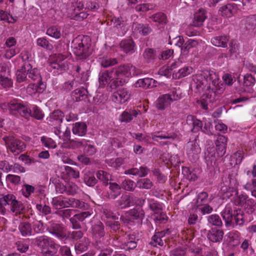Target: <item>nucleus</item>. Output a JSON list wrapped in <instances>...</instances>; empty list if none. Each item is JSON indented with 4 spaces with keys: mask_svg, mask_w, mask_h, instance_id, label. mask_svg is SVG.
Here are the masks:
<instances>
[{
    "mask_svg": "<svg viewBox=\"0 0 256 256\" xmlns=\"http://www.w3.org/2000/svg\"><path fill=\"white\" fill-rule=\"evenodd\" d=\"M194 81L198 92H203L200 103L204 110L208 109V103L212 102L216 94L222 92L224 89L220 82L218 75L212 70H204L198 73Z\"/></svg>",
    "mask_w": 256,
    "mask_h": 256,
    "instance_id": "nucleus-1",
    "label": "nucleus"
},
{
    "mask_svg": "<svg viewBox=\"0 0 256 256\" xmlns=\"http://www.w3.org/2000/svg\"><path fill=\"white\" fill-rule=\"evenodd\" d=\"M114 70L118 86L122 85L126 82V78L136 76L140 73L138 69L130 64L120 66Z\"/></svg>",
    "mask_w": 256,
    "mask_h": 256,
    "instance_id": "nucleus-2",
    "label": "nucleus"
},
{
    "mask_svg": "<svg viewBox=\"0 0 256 256\" xmlns=\"http://www.w3.org/2000/svg\"><path fill=\"white\" fill-rule=\"evenodd\" d=\"M38 245L40 248L41 252L44 256H52L56 253L60 247L50 238L46 236H40L36 238Z\"/></svg>",
    "mask_w": 256,
    "mask_h": 256,
    "instance_id": "nucleus-3",
    "label": "nucleus"
},
{
    "mask_svg": "<svg viewBox=\"0 0 256 256\" xmlns=\"http://www.w3.org/2000/svg\"><path fill=\"white\" fill-rule=\"evenodd\" d=\"M220 191L224 194V198H229L234 194L235 196L232 199V205L234 204L236 206H242L245 208L248 199L246 195L244 194H238V191L236 188L228 187L225 184L221 186Z\"/></svg>",
    "mask_w": 256,
    "mask_h": 256,
    "instance_id": "nucleus-4",
    "label": "nucleus"
},
{
    "mask_svg": "<svg viewBox=\"0 0 256 256\" xmlns=\"http://www.w3.org/2000/svg\"><path fill=\"white\" fill-rule=\"evenodd\" d=\"M132 136L138 142H142L144 144H148L150 142V140L151 138L155 141H158L157 138L160 139L174 140L176 138V135L174 134H168L158 132L151 134L150 136L146 134H134Z\"/></svg>",
    "mask_w": 256,
    "mask_h": 256,
    "instance_id": "nucleus-5",
    "label": "nucleus"
},
{
    "mask_svg": "<svg viewBox=\"0 0 256 256\" xmlns=\"http://www.w3.org/2000/svg\"><path fill=\"white\" fill-rule=\"evenodd\" d=\"M182 97V94L178 90L172 92L170 94L160 96L156 102L157 108L164 110L171 104L174 101L178 100Z\"/></svg>",
    "mask_w": 256,
    "mask_h": 256,
    "instance_id": "nucleus-6",
    "label": "nucleus"
},
{
    "mask_svg": "<svg viewBox=\"0 0 256 256\" xmlns=\"http://www.w3.org/2000/svg\"><path fill=\"white\" fill-rule=\"evenodd\" d=\"M2 140L4 141L8 149L14 154H18L26 148L24 143L13 136H4Z\"/></svg>",
    "mask_w": 256,
    "mask_h": 256,
    "instance_id": "nucleus-7",
    "label": "nucleus"
},
{
    "mask_svg": "<svg viewBox=\"0 0 256 256\" xmlns=\"http://www.w3.org/2000/svg\"><path fill=\"white\" fill-rule=\"evenodd\" d=\"M1 203L4 205H10V210L15 214H22L24 210V206L22 202L16 200L13 194H8L6 196L5 199L1 200Z\"/></svg>",
    "mask_w": 256,
    "mask_h": 256,
    "instance_id": "nucleus-8",
    "label": "nucleus"
},
{
    "mask_svg": "<svg viewBox=\"0 0 256 256\" xmlns=\"http://www.w3.org/2000/svg\"><path fill=\"white\" fill-rule=\"evenodd\" d=\"M70 68V66L66 57L62 54L56 55L54 60L50 62L48 66V70L50 71L54 70V72H61L63 70H66Z\"/></svg>",
    "mask_w": 256,
    "mask_h": 256,
    "instance_id": "nucleus-9",
    "label": "nucleus"
},
{
    "mask_svg": "<svg viewBox=\"0 0 256 256\" xmlns=\"http://www.w3.org/2000/svg\"><path fill=\"white\" fill-rule=\"evenodd\" d=\"M144 212L142 208L136 207L126 213V218H120L124 224H129L136 220L137 222H142L144 218Z\"/></svg>",
    "mask_w": 256,
    "mask_h": 256,
    "instance_id": "nucleus-10",
    "label": "nucleus"
},
{
    "mask_svg": "<svg viewBox=\"0 0 256 256\" xmlns=\"http://www.w3.org/2000/svg\"><path fill=\"white\" fill-rule=\"evenodd\" d=\"M84 40L80 38H76L72 43V48L74 54L82 58H86L88 56V46L84 45Z\"/></svg>",
    "mask_w": 256,
    "mask_h": 256,
    "instance_id": "nucleus-11",
    "label": "nucleus"
},
{
    "mask_svg": "<svg viewBox=\"0 0 256 256\" xmlns=\"http://www.w3.org/2000/svg\"><path fill=\"white\" fill-rule=\"evenodd\" d=\"M84 8L82 2H72L68 6H64L62 11L64 16L74 20L77 11H80Z\"/></svg>",
    "mask_w": 256,
    "mask_h": 256,
    "instance_id": "nucleus-12",
    "label": "nucleus"
},
{
    "mask_svg": "<svg viewBox=\"0 0 256 256\" xmlns=\"http://www.w3.org/2000/svg\"><path fill=\"white\" fill-rule=\"evenodd\" d=\"M130 96V92L128 90L122 88L114 92L112 98L114 102L122 104L128 101Z\"/></svg>",
    "mask_w": 256,
    "mask_h": 256,
    "instance_id": "nucleus-13",
    "label": "nucleus"
},
{
    "mask_svg": "<svg viewBox=\"0 0 256 256\" xmlns=\"http://www.w3.org/2000/svg\"><path fill=\"white\" fill-rule=\"evenodd\" d=\"M42 227V224H38L37 228H34L33 230L31 224L28 222H20L18 226V230L22 236H26L33 234L34 232H40Z\"/></svg>",
    "mask_w": 256,
    "mask_h": 256,
    "instance_id": "nucleus-14",
    "label": "nucleus"
},
{
    "mask_svg": "<svg viewBox=\"0 0 256 256\" xmlns=\"http://www.w3.org/2000/svg\"><path fill=\"white\" fill-rule=\"evenodd\" d=\"M50 233L58 238H63L67 236L66 229L61 224L52 223L48 228Z\"/></svg>",
    "mask_w": 256,
    "mask_h": 256,
    "instance_id": "nucleus-15",
    "label": "nucleus"
},
{
    "mask_svg": "<svg viewBox=\"0 0 256 256\" xmlns=\"http://www.w3.org/2000/svg\"><path fill=\"white\" fill-rule=\"evenodd\" d=\"M116 80L114 68L110 71L100 72L99 74V82L102 86H104L112 81H114L115 85L118 86Z\"/></svg>",
    "mask_w": 256,
    "mask_h": 256,
    "instance_id": "nucleus-16",
    "label": "nucleus"
},
{
    "mask_svg": "<svg viewBox=\"0 0 256 256\" xmlns=\"http://www.w3.org/2000/svg\"><path fill=\"white\" fill-rule=\"evenodd\" d=\"M242 83V87L240 88V91L251 93L253 92L252 88L256 83V79L252 75L246 74L243 76Z\"/></svg>",
    "mask_w": 256,
    "mask_h": 256,
    "instance_id": "nucleus-17",
    "label": "nucleus"
},
{
    "mask_svg": "<svg viewBox=\"0 0 256 256\" xmlns=\"http://www.w3.org/2000/svg\"><path fill=\"white\" fill-rule=\"evenodd\" d=\"M238 7L236 4H228L226 5L221 6L219 9V14L222 16L226 18H230L234 16L236 12Z\"/></svg>",
    "mask_w": 256,
    "mask_h": 256,
    "instance_id": "nucleus-18",
    "label": "nucleus"
},
{
    "mask_svg": "<svg viewBox=\"0 0 256 256\" xmlns=\"http://www.w3.org/2000/svg\"><path fill=\"white\" fill-rule=\"evenodd\" d=\"M114 25L118 30V34L123 36L128 30V26L122 18H115L112 20Z\"/></svg>",
    "mask_w": 256,
    "mask_h": 256,
    "instance_id": "nucleus-19",
    "label": "nucleus"
},
{
    "mask_svg": "<svg viewBox=\"0 0 256 256\" xmlns=\"http://www.w3.org/2000/svg\"><path fill=\"white\" fill-rule=\"evenodd\" d=\"M68 198L62 196L53 198L51 203L52 206L58 210H62L64 208H68Z\"/></svg>",
    "mask_w": 256,
    "mask_h": 256,
    "instance_id": "nucleus-20",
    "label": "nucleus"
},
{
    "mask_svg": "<svg viewBox=\"0 0 256 256\" xmlns=\"http://www.w3.org/2000/svg\"><path fill=\"white\" fill-rule=\"evenodd\" d=\"M206 18V11L204 9L200 8L195 13L190 25L196 27L200 26L202 25Z\"/></svg>",
    "mask_w": 256,
    "mask_h": 256,
    "instance_id": "nucleus-21",
    "label": "nucleus"
},
{
    "mask_svg": "<svg viewBox=\"0 0 256 256\" xmlns=\"http://www.w3.org/2000/svg\"><path fill=\"white\" fill-rule=\"evenodd\" d=\"M215 144L217 148L218 154L219 156H222L226 153L227 138L224 136L219 135Z\"/></svg>",
    "mask_w": 256,
    "mask_h": 256,
    "instance_id": "nucleus-22",
    "label": "nucleus"
},
{
    "mask_svg": "<svg viewBox=\"0 0 256 256\" xmlns=\"http://www.w3.org/2000/svg\"><path fill=\"white\" fill-rule=\"evenodd\" d=\"M24 68L27 70L28 78L33 80H38V82L40 81L41 78L38 70L36 68H33L30 63H25Z\"/></svg>",
    "mask_w": 256,
    "mask_h": 256,
    "instance_id": "nucleus-23",
    "label": "nucleus"
},
{
    "mask_svg": "<svg viewBox=\"0 0 256 256\" xmlns=\"http://www.w3.org/2000/svg\"><path fill=\"white\" fill-rule=\"evenodd\" d=\"M120 48L126 54H132L134 52L136 46L132 39L124 40L120 44Z\"/></svg>",
    "mask_w": 256,
    "mask_h": 256,
    "instance_id": "nucleus-24",
    "label": "nucleus"
},
{
    "mask_svg": "<svg viewBox=\"0 0 256 256\" xmlns=\"http://www.w3.org/2000/svg\"><path fill=\"white\" fill-rule=\"evenodd\" d=\"M186 123L192 126V131L194 132H196L201 130L203 126L202 122L196 119L194 116L192 115L187 116Z\"/></svg>",
    "mask_w": 256,
    "mask_h": 256,
    "instance_id": "nucleus-25",
    "label": "nucleus"
},
{
    "mask_svg": "<svg viewBox=\"0 0 256 256\" xmlns=\"http://www.w3.org/2000/svg\"><path fill=\"white\" fill-rule=\"evenodd\" d=\"M234 210L232 204L229 203L222 212V216L226 224H231L233 222Z\"/></svg>",
    "mask_w": 256,
    "mask_h": 256,
    "instance_id": "nucleus-26",
    "label": "nucleus"
},
{
    "mask_svg": "<svg viewBox=\"0 0 256 256\" xmlns=\"http://www.w3.org/2000/svg\"><path fill=\"white\" fill-rule=\"evenodd\" d=\"M139 113L140 111L138 112L135 110H125L120 115L119 120L121 122H129L134 118L136 117Z\"/></svg>",
    "mask_w": 256,
    "mask_h": 256,
    "instance_id": "nucleus-27",
    "label": "nucleus"
},
{
    "mask_svg": "<svg viewBox=\"0 0 256 256\" xmlns=\"http://www.w3.org/2000/svg\"><path fill=\"white\" fill-rule=\"evenodd\" d=\"M87 131V126L84 122H78L73 124L72 133L80 136H84Z\"/></svg>",
    "mask_w": 256,
    "mask_h": 256,
    "instance_id": "nucleus-28",
    "label": "nucleus"
},
{
    "mask_svg": "<svg viewBox=\"0 0 256 256\" xmlns=\"http://www.w3.org/2000/svg\"><path fill=\"white\" fill-rule=\"evenodd\" d=\"M63 117V112L56 110L52 113L48 119L52 125H60L62 122Z\"/></svg>",
    "mask_w": 256,
    "mask_h": 256,
    "instance_id": "nucleus-29",
    "label": "nucleus"
},
{
    "mask_svg": "<svg viewBox=\"0 0 256 256\" xmlns=\"http://www.w3.org/2000/svg\"><path fill=\"white\" fill-rule=\"evenodd\" d=\"M118 206L122 208L130 207L134 204L133 197L130 195H122L117 202Z\"/></svg>",
    "mask_w": 256,
    "mask_h": 256,
    "instance_id": "nucleus-30",
    "label": "nucleus"
},
{
    "mask_svg": "<svg viewBox=\"0 0 256 256\" xmlns=\"http://www.w3.org/2000/svg\"><path fill=\"white\" fill-rule=\"evenodd\" d=\"M200 152V148L196 141H192L188 143L186 154L189 156H196Z\"/></svg>",
    "mask_w": 256,
    "mask_h": 256,
    "instance_id": "nucleus-31",
    "label": "nucleus"
},
{
    "mask_svg": "<svg viewBox=\"0 0 256 256\" xmlns=\"http://www.w3.org/2000/svg\"><path fill=\"white\" fill-rule=\"evenodd\" d=\"M155 80L152 78H146L138 80L135 83L136 88H148L155 86Z\"/></svg>",
    "mask_w": 256,
    "mask_h": 256,
    "instance_id": "nucleus-32",
    "label": "nucleus"
},
{
    "mask_svg": "<svg viewBox=\"0 0 256 256\" xmlns=\"http://www.w3.org/2000/svg\"><path fill=\"white\" fill-rule=\"evenodd\" d=\"M148 170L146 167L141 166L140 168H132L126 170L124 174L133 176H138L140 177H143L148 174Z\"/></svg>",
    "mask_w": 256,
    "mask_h": 256,
    "instance_id": "nucleus-33",
    "label": "nucleus"
},
{
    "mask_svg": "<svg viewBox=\"0 0 256 256\" xmlns=\"http://www.w3.org/2000/svg\"><path fill=\"white\" fill-rule=\"evenodd\" d=\"M120 186L115 182L109 183V191L108 197L111 199H114L120 194Z\"/></svg>",
    "mask_w": 256,
    "mask_h": 256,
    "instance_id": "nucleus-34",
    "label": "nucleus"
},
{
    "mask_svg": "<svg viewBox=\"0 0 256 256\" xmlns=\"http://www.w3.org/2000/svg\"><path fill=\"white\" fill-rule=\"evenodd\" d=\"M228 38L226 36H216L211 39L212 44L218 47L226 48L227 46Z\"/></svg>",
    "mask_w": 256,
    "mask_h": 256,
    "instance_id": "nucleus-35",
    "label": "nucleus"
},
{
    "mask_svg": "<svg viewBox=\"0 0 256 256\" xmlns=\"http://www.w3.org/2000/svg\"><path fill=\"white\" fill-rule=\"evenodd\" d=\"M224 232L222 230L216 228H212L208 235V238L212 242L221 240L223 238Z\"/></svg>",
    "mask_w": 256,
    "mask_h": 256,
    "instance_id": "nucleus-36",
    "label": "nucleus"
},
{
    "mask_svg": "<svg viewBox=\"0 0 256 256\" xmlns=\"http://www.w3.org/2000/svg\"><path fill=\"white\" fill-rule=\"evenodd\" d=\"M22 101L18 99H13L10 101L8 104V106L9 110L12 114H17L20 106H22Z\"/></svg>",
    "mask_w": 256,
    "mask_h": 256,
    "instance_id": "nucleus-37",
    "label": "nucleus"
},
{
    "mask_svg": "<svg viewBox=\"0 0 256 256\" xmlns=\"http://www.w3.org/2000/svg\"><path fill=\"white\" fill-rule=\"evenodd\" d=\"M46 34L56 39L60 38L62 34L61 28L56 26H52L46 30Z\"/></svg>",
    "mask_w": 256,
    "mask_h": 256,
    "instance_id": "nucleus-38",
    "label": "nucleus"
},
{
    "mask_svg": "<svg viewBox=\"0 0 256 256\" xmlns=\"http://www.w3.org/2000/svg\"><path fill=\"white\" fill-rule=\"evenodd\" d=\"M244 157V152L238 150L230 156V164L232 166H235L241 163Z\"/></svg>",
    "mask_w": 256,
    "mask_h": 256,
    "instance_id": "nucleus-39",
    "label": "nucleus"
},
{
    "mask_svg": "<svg viewBox=\"0 0 256 256\" xmlns=\"http://www.w3.org/2000/svg\"><path fill=\"white\" fill-rule=\"evenodd\" d=\"M132 28L143 35H147L150 31V28L148 26L135 22L132 25Z\"/></svg>",
    "mask_w": 256,
    "mask_h": 256,
    "instance_id": "nucleus-40",
    "label": "nucleus"
},
{
    "mask_svg": "<svg viewBox=\"0 0 256 256\" xmlns=\"http://www.w3.org/2000/svg\"><path fill=\"white\" fill-rule=\"evenodd\" d=\"M182 172L186 178L189 180L195 181L198 178V176L192 168L188 167L184 168L182 170Z\"/></svg>",
    "mask_w": 256,
    "mask_h": 256,
    "instance_id": "nucleus-41",
    "label": "nucleus"
},
{
    "mask_svg": "<svg viewBox=\"0 0 256 256\" xmlns=\"http://www.w3.org/2000/svg\"><path fill=\"white\" fill-rule=\"evenodd\" d=\"M90 243L89 240L86 238H84L82 240L76 243L75 246L76 252L80 253L86 251L88 249Z\"/></svg>",
    "mask_w": 256,
    "mask_h": 256,
    "instance_id": "nucleus-42",
    "label": "nucleus"
},
{
    "mask_svg": "<svg viewBox=\"0 0 256 256\" xmlns=\"http://www.w3.org/2000/svg\"><path fill=\"white\" fill-rule=\"evenodd\" d=\"M92 231L96 238H100L104 236V226L98 222L96 224L92 226Z\"/></svg>",
    "mask_w": 256,
    "mask_h": 256,
    "instance_id": "nucleus-43",
    "label": "nucleus"
},
{
    "mask_svg": "<svg viewBox=\"0 0 256 256\" xmlns=\"http://www.w3.org/2000/svg\"><path fill=\"white\" fill-rule=\"evenodd\" d=\"M99 62L102 67L107 68L116 64L118 62L116 58L103 57L99 58Z\"/></svg>",
    "mask_w": 256,
    "mask_h": 256,
    "instance_id": "nucleus-44",
    "label": "nucleus"
},
{
    "mask_svg": "<svg viewBox=\"0 0 256 256\" xmlns=\"http://www.w3.org/2000/svg\"><path fill=\"white\" fill-rule=\"evenodd\" d=\"M244 222V216L240 210H234L233 222L231 224L235 223L237 225H242Z\"/></svg>",
    "mask_w": 256,
    "mask_h": 256,
    "instance_id": "nucleus-45",
    "label": "nucleus"
},
{
    "mask_svg": "<svg viewBox=\"0 0 256 256\" xmlns=\"http://www.w3.org/2000/svg\"><path fill=\"white\" fill-rule=\"evenodd\" d=\"M168 231V230L166 231L158 232L152 236V240L155 244V245L158 244L161 246L164 245V241L165 240H162V238L165 236Z\"/></svg>",
    "mask_w": 256,
    "mask_h": 256,
    "instance_id": "nucleus-46",
    "label": "nucleus"
},
{
    "mask_svg": "<svg viewBox=\"0 0 256 256\" xmlns=\"http://www.w3.org/2000/svg\"><path fill=\"white\" fill-rule=\"evenodd\" d=\"M40 84L39 86L35 84H30L26 88V92L31 96L42 92L43 90L40 87Z\"/></svg>",
    "mask_w": 256,
    "mask_h": 256,
    "instance_id": "nucleus-47",
    "label": "nucleus"
},
{
    "mask_svg": "<svg viewBox=\"0 0 256 256\" xmlns=\"http://www.w3.org/2000/svg\"><path fill=\"white\" fill-rule=\"evenodd\" d=\"M151 18L153 22L158 24H164L167 22V18L166 14L162 12H158L153 15Z\"/></svg>",
    "mask_w": 256,
    "mask_h": 256,
    "instance_id": "nucleus-48",
    "label": "nucleus"
},
{
    "mask_svg": "<svg viewBox=\"0 0 256 256\" xmlns=\"http://www.w3.org/2000/svg\"><path fill=\"white\" fill-rule=\"evenodd\" d=\"M137 186L140 188L150 189L152 186V182L148 178L138 180L136 183Z\"/></svg>",
    "mask_w": 256,
    "mask_h": 256,
    "instance_id": "nucleus-49",
    "label": "nucleus"
},
{
    "mask_svg": "<svg viewBox=\"0 0 256 256\" xmlns=\"http://www.w3.org/2000/svg\"><path fill=\"white\" fill-rule=\"evenodd\" d=\"M208 220L210 224L212 226H222V222L220 216L216 214H212L208 217Z\"/></svg>",
    "mask_w": 256,
    "mask_h": 256,
    "instance_id": "nucleus-50",
    "label": "nucleus"
},
{
    "mask_svg": "<svg viewBox=\"0 0 256 256\" xmlns=\"http://www.w3.org/2000/svg\"><path fill=\"white\" fill-rule=\"evenodd\" d=\"M136 184L132 180L128 179L122 181L121 186L122 188L128 191H133L135 188Z\"/></svg>",
    "mask_w": 256,
    "mask_h": 256,
    "instance_id": "nucleus-51",
    "label": "nucleus"
},
{
    "mask_svg": "<svg viewBox=\"0 0 256 256\" xmlns=\"http://www.w3.org/2000/svg\"><path fill=\"white\" fill-rule=\"evenodd\" d=\"M41 142L44 146L48 148H55L56 147V142L51 138L42 136Z\"/></svg>",
    "mask_w": 256,
    "mask_h": 256,
    "instance_id": "nucleus-52",
    "label": "nucleus"
},
{
    "mask_svg": "<svg viewBox=\"0 0 256 256\" xmlns=\"http://www.w3.org/2000/svg\"><path fill=\"white\" fill-rule=\"evenodd\" d=\"M62 168L65 170L66 174L70 177L76 178L80 177V172L78 170H75L74 168L69 166H62Z\"/></svg>",
    "mask_w": 256,
    "mask_h": 256,
    "instance_id": "nucleus-53",
    "label": "nucleus"
},
{
    "mask_svg": "<svg viewBox=\"0 0 256 256\" xmlns=\"http://www.w3.org/2000/svg\"><path fill=\"white\" fill-rule=\"evenodd\" d=\"M208 200V194L206 192H202L198 196L196 204L197 207H200L206 204Z\"/></svg>",
    "mask_w": 256,
    "mask_h": 256,
    "instance_id": "nucleus-54",
    "label": "nucleus"
},
{
    "mask_svg": "<svg viewBox=\"0 0 256 256\" xmlns=\"http://www.w3.org/2000/svg\"><path fill=\"white\" fill-rule=\"evenodd\" d=\"M78 190V186L74 182H69L66 184V194L68 195H74Z\"/></svg>",
    "mask_w": 256,
    "mask_h": 256,
    "instance_id": "nucleus-55",
    "label": "nucleus"
},
{
    "mask_svg": "<svg viewBox=\"0 0 256 256\" xmlns=\"http://www.w3.org/2000/svg\"><path fill=\"white\" fill-rule=\"evenodd\" d=\"M27 70L24 68V64L22 66V68L18 70L16 73V80L21 82L26 80Z\"/></svg>",
    "mask_w": 256,
    "mask_h": 256,
    "instance_id": "nucleus-56",
    "label": "nucleus"
},
{
    "mask_svg": "<svg viewBox=\"0 0 256 256\" xmlns=\"http://www.w3.org/2000/svg\"><path fill=\"white\" fill-rule=\"evenodd\" d=\"M21 104L22 106H20L17 113H18L22 116L25 118L29 116L30 115L32 112L30 108H29L28 106L24 104L22 102Z\"/></svg>",
    "mask_w": 256,
    "mask_h": 256,
    "instance_id": "nucleus-57",
    "label": "nucleus"
},
{
    "mask_svg": "<svg viewBox=\"0 0 256 256\" xmlns=\"http://www.w3.org/2000/svg\"><path fill=\"white\" fill-rule=\"evenodd\" d=\"M144 60L147 62H151L156 58V53L154 50L152 48L146 49L143 54Z\"/></svg>",
    "mask_w": 256,
    "mask_h": 256,
    "instance_id": "nucleus-58",
    "label": "nucleus"
},
{
    "mask_svg": "<svg viewBox=\"0 0 256 256\" xmlns=\"http://www.w3.org/2000/svg\"><path fill=\"white\" fill-rule=\"evenodd\" d=\"M84 181L86 184L90 186H94L96 183L94 175L90 172H87L85 174Z\"/></svg>",
    "mask_w": 256,
    "mask_h": 256,
    "instance_id": "nucleus-59",
    "label": "nucleus"
},
{
    "mask_svg": "<svg viewBox=\"0 0 256 256\" xmlns=\"http://www.w3.org/2000/svg\"><path fill=\"white\" fill-rule=\"evenodd\" d=\"M198 44V42L193 39H189L184 44V48H182V50L184 52H188L190 50L193 48L196 47Z\"/></svg>",
    "mask_w": 256,
    "mask_h": 256,
    "instance_id": "nucleus-60",
    "label": "nucleus"
},
{
    "mask_svg": "<svg viewBox=\"0 0 256 256\" xmlns=\"http://www.w3.org/2000/svg\"><path fill=\"white\" fill-rule=\"evenodd\" d=\"M84 151L88 155H93L96 152V148L92 142L86 140V144L84 147Z\"/></svg>",
    "mask_w": 256,
    "mask_h": 256,
    "instance_id": "nucleus-61",
    "label": "nucleus"
},
{
    "mask_svg": "<svg viewBox=\"0 0 256 256\" xmlns=\"http://www.w3.org/2000/svg\"><path fill=\"white\" fill-rule=\"evenodd\" d=\"M192 68L190 66L184 67L179 70L178 72L176 74V78H180L186 76L190 74L192 72Z\"/></svg>",
    "mask_w": 256,
    "mask_h": 256,
    "instance_id": "nucleus-62",
    "label": "nucleus"
},
{
    "mask_svg": "<svg viewBox=\"0 0 256 256\" xmlns=\"http://www.w3.org/2000/svg\"><path fill=\"white\" fill-rule=\"evenodd\" d=\"M96 177L98 179L108 184V181L110 179V175L103 170H99L96 173Z\"/></svg>",
    "mask_w": 256,
    "mask_h": 256,
    "instance_id": "nucleus-63",
    "label": "nucleus"
},
{
    "mask_svg": "<svg viewBox=\"0 0 256 256\" xmlns=\"http://www.w3.org/2000/svg\"><path fill=\"white\" fill-rule=\"evenodd\" d=\"M35 188L31 185L26 184L22 186V194L26 198H28L30 194L34 192Z\"/></svg>",
    "mask_w": 256,
    "mask_h": 256,
    "instance_id": "nucleus-64",
    "label": "nucleus"
}]
</instances>
